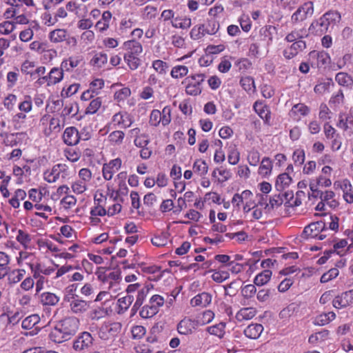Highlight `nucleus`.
Returning <instances> with one entry per match:
<instances>
[{"label":"nucleus","instance_id":"obj_6","mask_svg":"<svg viewBox=\"0 0 353 353\" xmlns=\"http://www.w3.org/2000/svg\"><path fill=\"white\" fill-rule=\"evenodd\" d=\"M310 189L311 193H308L309 197L319 198L321 201L327 203L330 208H334L337 205V202L334 199V193L330 190L323 192L322 190L318 189L316 185L314 183H310Z\"/></svg>","mask_w":353,"mask_h":353},{"label":"nucleus","instance_id":"obj_34","mask_svg":"<svg viewBox=\"0 0 353 353\" xmlns=\"http://www.w3.org/2000/svg\"><path fill=\"white\" fill-rule=\"evenodd\" d=\"M272 275V272L270 270H264L257 274L254 279V283L257 286H263L268 283Z\"/></svg>","mask_w":353,"mask_h":353},{"label":"nucleus","instance_id":"obj_41","mask_svg":"<svg viewBox=\"0 0 353 353\" xmlns=\"http://www.w3.org/2000/svg\"><path fill=\"white\" fill-rule=\"evenodd\" d=\"M336 81L342 86L351 88L353 85V79L345 72H339L335 77Z\"/></svg>","mask_w":353,"mask_h":353},{"label":"nucleus","instance_id":"obj_52","mask_svg":"<svg viewBox=\"0 0 353 353\" xmlns=\"http://www.w3.org/2000/svg\"><path fill=\"white\" fill-rule=\"evenodd\" d=\"M212 279L216 283H222L229 279L230 273L228 270H218L213 271Z\"/></svg>","mask_w":353,"mask_h":353},{"label":"nucleus","instance_id":"obj_21","mask_svg":"<svg viewBox=\"0 0 353 353\" xmlns=\"http://www.w3.org/2000/svg\"><path fill=\"white\" fill-rule=\"evenodd\" d=\"M34 255L33 253L28 252L27 250L23 249L19 252L18 256L16 257V262L18 265L22 266L26 264L30 267H34L36 263H34Z\"/></svg>","mask_w":353,"mask_h":353},{"label":"nucleus","instance_id":"obj_11","mask_svg":"<svg viewBox=\"0 0 353 353\" xmlns=\"http://www.w3.org/2000/svg\"><path fill=\"white\" fill-rule=\"evenodd\" d=\"M314 12L313 3L308 1L299 7L292 14L291 19L294 23L305 20L307 16H311Z\"/></svg>","mask_w":353,"mask_h":353},{"label":"nucleus","instance_id":"obj_23","mask_svg":"<svg viewBox=\"0 0 353 353\" xmlns=\"http://www.w3.org/2000/svg\"><path fill=\"white\" fill-rule=\"evenodd\" d=\"M58 267V265L46 266L40 263H36L35 266H31V272L33 274L34 278H38L41 274L46 276L51 275L55 272L56 268Z\"/></svg>","mask_w":353,"mask_h":353},{"label":"nucleus","instance_id":"obj_53","mask_svg":"<svg viewBox=\"0 0 353 353\" xmlns=\"http://www.w3.org/2000/svg\"><path fill=\"white\" fill-rule=\"evenodd\" d=\"M91 63L94 65L101 68L108 63V56L103 52L97 53L91 59Z\"/></svg>","mask_w":353,"mask_h":353},{"label":"nucleus","instance_id":"obj_62","mask_svg":"<svg viewBox=\"0 0 353 353\" xmlns=\"http://www.w3.org/2000/svg\"><path fill=\"white\" fill-rule=\"evenodd\" d=\"M219 28V22L214 19H212L208 21L207 24L205 25V32L206 34L212 35L218 31Z\"/></svg>","mask_w":353,"mask_h":353},{"label":"nucleus","instance_id":"obj_42","mask_svg":"<svg viewBox=\"0 0 353 353\" xmlns=\"http://www.w3.org/2000/svg\"><path fill=\"white\" fill-rule=\"evenodd\" d=\"M39 321L40 317L38 314H31L23 320L21 327L24 330H30L39 323Z\"/></svg>","mask_w":353,"mask_h":353},{"label":"nucleus","instance_id":"obj_43","mask_svg":"<svg viewBox=\"0 0 353 353\" xmlns=\"http://www.w3.org/2000/svg\"><path fill=\"white\" fill-rule=\"evenodd\" d=\"M78 112V104L74 102L66 103L61 113V116L65 119L67 117L75 116Z\"/></svg>","mask_w":353,"mask_h":353},{"label":"nucleus","instance_id":"obj_36","mask_svg":"<svg viewBox=\"0 0 353 353\" xmlns=\"http://www.w3.org/2000/svg\"><path fill=\"white\" fill-rule=\"evenodd\" d=\"M337 126L345 131L350 130L353 132V116L349 114L344 118L343 114H339Z\"/></svg>","mask_w":353,"mask_h":353},{"label":"nucleus","instance_id":"obj_47","mask_svg":"<svg viewBox=\"0 0 353 353\" xmlns=\"http://www.w3.org/2000/svg\"><path fill=\"white\" fill-rule=\"evenodd\" d=\"M344 102V94L341 90L332 94L331 97L329 104L332 108H337Z\"/></svg>","mask_w":353,"mask_h":353},{"label":"nucleus","instance_id":"obj_12","mask_svg":"<svg viewBox=\"0 0 353 353\" xmlns=\"http://www.w3.org/2000/svg\"><path fill=\"white\" fill-rule=\"evenodd\" d=\"M197 327L198 326L194 319L185 317L179 322L176 329L179 334L188 336L193 334Z\"/></svg>","mask_w":353,"mask_h":353},{"label":"nucleus","instance_id":"obj_55","mask_svg":"<svg viewBox=\"0 0 353 353\" xmlns=\"http://www.w3.org/2000/svg\"><path fill=\"white\" fill-rule=\"evenodd\" d=\"M133 301V297L131 296H125L120 298L118 300V306L119 308V312H124L130 306Z\"/></svg>","mask_w":353,"mask_h":353},{"label":"nucleus","instance_id":"obj_59","mask_svg":"<svg viewBox=\"0 0 353 353\" xmlns=\"http://www.w3.org/2000/svg\"><path fill=\"white\" fill-rule=\"evenodd\" d=\"M152 68L159 74H165L168 68L167 63L162 60L157 59L152 62Z\"/></svg>","mask_w":353,"mask_h":353},{"label":"nucleus","instance_id":"obj_3","mask_svg":"<svg viewBox=\"0 0 353 353\" xmlns=\"http://www.w3.org/2000/svg\"><path fill=\"white\" fill-rule=\"evenodd\" d=\"M341 19V15L338 12L329 11L314 21L310 26L309 30L316 35L321 36L325 34L332 24H335Z\"/></svg>","mask_w":353,"mask_h":353},{"label":"nucleus","instance_id":"obj_64","mask_svg":"<svg viewBox=\"0 0 353 353\" xmlns=\"http://www.w3.org/2000/svg\"><path fill=\"white\" fill-rule=\"evenodd\" d=\"M339 273V271L337 268H332L321 276L320 281L321 283H327L336 278Z\"/></svg>","mask_w":353,"mask_h":353},{"label":"nucleus","instance_id":"obj_16","mask_svg":"<svg viewBox=\"0 0 353 353\" xmlns=\"http://www.w3.org/2000/svg\"><path fill=\"white\" fill-rule=\"evenodd\" d=\"M335 308L340 309L346 307L353 303V289L342 293L334 298L332 301Z\"/></svg>","mask_w":353,"mask_h":353},{"label":"nucleus","instance_id":"obj_4","mask_svg":"<svg viewBox=\"0 0 353 353\" xmlns=\"http://www.w3.org/2000/svg\"><path fill=\"white\" fill-rule=\"evenodd\" d=\"M256 198V200H258V205L263 208L267 213H272L274 212L280 213L283 205L285 208V193L274 194L268 199L267 196L262 194H257Z\"/></svg>","mask_w":353,"mask_h":353},{"label":"nucleus","instance_id":"obj_24","mask_svg":"<svg viewBox=\"0 0 353 353\" xmlns=\"http://www.w3.org/2000/svg\"><path fill=\"white\" fill-rule=\"evenodd\" d=\"M26 271L22 268L11 270L8 268L7 281L10 285H15L20 282L25 276Z\"/></svg>","mask_w":353,"mask_h":353},{"label":"nucleus","instance_id":"obj_60","mask_svg":"<svg viewBox=\"0 0 353 353\" xmlns=\"http://www.w3.org/2000/svg\"><path fill=\"white\" fill-rule=\"evenodd\" d=\"M193 171L196 174L204 175L208 171V166L204 161L198 160L194 163Z\"/></svg>","mask_w":353,"mask_h":353},{"label":"nucleus","instance_id":"obj_8","mask_svg":"<svg viewBox=\"0 0 353 353\" xmlns=\"http://www.w3.org/2000/svg\"><path fill=\"white\" fill-rule=\"evenodd\" d=\"M94 339L88 332L81 333L73 341L72 347L75 352L84 353L93 345Z\"/></svg>","mask_w":353,"mask_h":353},{"label":"nucleus","instance_id":"obj_31","mask_svg":"<svg viewBox=\"0 0 353 353\" xmlns=\"http://www.w3.org/2000/svg\"><path fill=\"white\" fill-rule=\"evenodd\" d=\"M63 70L61 67L53 68L51 69L48 76V86L55 85L59 83L63 77Z\"/></svg>","mask_w":353,"mask_h":353},{"label":"nucleus","instance_id":"obj_17","mask_svg":"<svg viewBox=\"0 0 353 353\" xmlns=\"http://www.w3.org/2000/svg\"><path fill=\"white\" fill-rule=\"evenodd\" d=\"M119 188L117 190L113 189H110V187L108 188V194L110 195L109 201H111L112 199V201H124V196H126L128 192V188L125 182H119Z\"/></svg>","mask_w":353,"mask_h":353},{"label":"nucleus","instance_id":"obj_49","mask_svg":"<svg viewBox=\"0 0 353 353\" xmlns=\"http://www.w3.org/2000/svg\"><path fill=\"white\" fill-rule=\"evenodd\" d=\"M188 73V68L185 65H176L172 68L170 75L174 79H180L186 76Z\"/></svg>","mask_w":353,"mask_h":353},{"label":"nucleus","instance_id":"obj_63","mask_svg":"<svg viewBox=\"0 0 353 353\" xmlns=\"http://www.w3.org/2000/svg\"><path fill=\"white\" fill-rule=\"evenodd\" d=\"M131 94V90L129 88L125 87L119 90H117L114 93V99L117 100L118 101H124L128 97H130Z\"/></svg>","mask_w":353,"mask_h":353},{"label":"nucleus","instance_id":"obj_20","mask_svg":"<svg viewBox=\"0 0 353 353\" xmlns=\"http://www.w3.org/2000/svg\"><path fill=\"white\" fill-rule=\"evenodd\" d=\"M112 122L120 128H128L133 123L131 116L125 112H119L112 117Z\"/></svg>","mask_w":353,"mask_h":353},{"label":"nucleus","instance_id":"obj_39","mask_svg":"<svg viewBox=\"0 0 353 353\" xmlns=\"http://www.w3.org/2000/svg\"><path fill=\"white\" fill-rule=\"evenodd\" d=\"M81 61V59L79 57H71L68 59L63 60L61 63V66L62 70L69 72L77 67Z\"/></svg>","mask_w":353,"mask_h":353},{"label":"nucleus","instance_id":"obj_32","mask_svg":"<svg viewBox=\"0 0 353 353\" xmlns=\"http://www.w3.org/2000/svg\"><path fill=\"white\" fill-rule=\"evenodd\" d=\"M253 108L258 115L268 123L270 119V111L268 107L261 102L256 101L253 105Z\"/></svg>","mask_w":353,"mask_h":353},{"label":"nucleus","instance_id":"obj_33","mask_svg":"<svg viewBox=\"0 0 353 353\" xmlns=\"http://www.w3.org/2000/svg\"><path fill=\"white\" fill-rule=\"evenodd\" d=\"M225 323L221 322L219 323L209 326L206 328V331L210 334L218 337L219 339L223 338L225 334Z\"/></svg>","mask_w":353,"mask_h":353},{"label":"nucleus","instance_id":"obj_38","mask_svg":"<svg viewBox=\"0 0 353 353\" xmlns=\"http://www.w3.org/2000/svg\"><path fill=\"white\" fill-rule=\"evenodd\" d=\"M307 36V30L304 28L295 29L287 34L285 40L288 42H294L302 40L303 38Z\"/></svg>","mask_w":353,"mask_h":353},{"label":"nucleus","instance_id":"obj_7","mask_svg":"<svg viewBox=\"0 0 353 353\" xmlns=\"http://www.w3.org/2000/svg\"><path fill=\"white\" fill-rule=\"evenodd\" d=\"M110 201H108L107 197L101 192H97L94 196V206L90 209L91 217L97 219V216H104L106 215L107 204ZM97 220H99L97 219Z\"/></svg>","mask_w":353,"mask_h":353},{"label":"nucleus","instance_id":"obj_15","mask_svg":"<svg viewBox=\"0 0 353 353\" xmlns=\"http://www.w3.org/2000/svg\"><path fill=\"white\" fill-rule=\"evenodd\" d=\"M121 323L119 322L104 324L101 328V338L107 339L113 337L121 332Z\"/></svg>","mask_w":353,"mask_h":353},{"label":"nucleus","instance_id":"obj_58","mask_svg":"<svg viewBox=\"0 0 353 353\" xmlns=\"http://www.w3.org/2000/svg\"><path fill=\"white\" fill-rule=\"evenodd\" d=\"M101 99L97 97L92 100L85 110L86 114H93L96 113L101 106Z\"/></svg>","mask_w":353,"mask_h":353},{"label":"nucleus","instance_id":"obj_18","mask_svg":"<svg viewBox=\"0 0 353 353\" xmlns=\"http://www.w3.org/2000/svg\"><path fill=\"white\" fill-rule=\"evenodd\" d=\"M212 296L209 292H203L194 296L190 300L192 307H205L212 302Z\"/></svg>","mask_w":353,"mask_h":353},{"label":"nucleus","instance_id":"obj_48","mask_svg":"<svg viewBox=\"0 0 353 353\" xmlns=\"http://www.w3.org/2000/svg\"><path fill=\"white\" fill-rule=\"evenodd\" d=\"M206 33L205 32V25L201 24L195 26L192 28L190 32L191 39L198 40L203 37Z\"/></svg>","mask_w":353,"mask_h":353},{"label":"nucleus","instance_id":"obj_51","mask_svg":"<svg viewBox=\"0 0 353 353\" xmlns=\"http://www.w3.org/2000/svg\"><path fill=\"white\" fill-rule=\"evenodd\" d=\"M77 199L73 195H65L60 201V205L64 210H69L75 206Z\"/></svg>","mask_w":353,"mask_h":353},{"label":"nucleus","instance_id":"obj_14","mask_svg":"<svg viewBox=\"0 0 353 353\" xmlns=\"http://www.w3.org/2000/svg\"><path fill=\"white\" fill-rule=\"evenodd\" d=\"M334 186L335 189H341L343 191V199L347 203H353V187L347 179L335 181Z\"/></svg>","mask_w":353,"mask_h":353},{"label":"nucleus","instance_id":"obj_35","mask_svg":"<svg viewBox=\"0 0 353 353\" xmlns=\"http://www.w3.org/2000/svg\"><path fill=\"white\" fill-rule=\"evenodd\" d=\"M336 318V314L333 312L323 313L318 315L314 320V324L316 325L323 326L328 324L330 321Z\"/></svg>","mask_w":353,"mask_h":353},{"label":"nucleus","instance_id":"obj_13","mask_svg":"<svg viewBox=\"0 0 353 353\" xmlns=\"http://www.w3.org/2000/svg\"><path fill=\"white\" fill-rule=\"evenodd\" d=\"M285 208H296L302 204L303 201L305 199V193L302 190H299L294 195L292 192H285Z\"/></svg>","mask_w":353,"mask_h":353},{"label":"nucleus","instance_id":"obj_29","mask_svg":"<svg viewBox=\"0 0 353 353\" xmlns=\"http://www.w3.org/2000/svg\"><path fill=\"white\" fill-rule=\"evenodd\" d=\"M16 240L25 250H30L32 248V238L30 234L27 232L19 230L16 235Z\"/></svg>","mask_w":353,"mask_h":353},{"label":"nucleus","instance_id":"obj_10","mask_svg":"<svg viewBox=\"0 0 353 353\" xmlns=\"http://www.w3.org/2000/svg\"><path fill=\"white\" fill-rule=\"evenodd\" d=\"M68 302L71 312L77 314L85 312L90 307V303L81 299L77 295L68 298Z\"/></svg>","mask_w":353,"mask_h":353},{"label":"nucleus","instance_id":"obj_2","mask_svg":"<svg viewBox=\"0 0 353 353\" xmlns=\"http://www.w3.org/2000/svg\"><path fill=\"white\" fill-rule=\"evenodd\" d=\"M103 290H106L114 296L121 290V275L119 270L99 272L97 274Z\"/></svg>","mask_w":353,"mask_h":353},{"label":"nucleus","instance_id":"obj_22","mask_svg":"<svg viewBox=\"0 0 353 353\" xmlns=\"http://www.w3.org/2000/svg\"><path fill=\"white\" fill-rule=\"evenodd\" d=\"M63 139L65 144L74 145L79 143V132L74 127L67 128L63 134Z\"/></svg>","mask_w":353,"mask_h":353},{"label":"nucleus","instance_id":"obj_40","mask_svg":"<svg viewBox=\"0 0 353 353\" xmlns=\"http://www.w3.org/2000/svg\"><path fill=\"white\" fill-rule=\"evenodd\" d=\"M214 317V314L211 310H205L201 315L198 316L194 321L196 322L197 326H202L210 323Z\"/></svg>","mask_w":353,"mask_h":353},{"label":"nucleus","instance_id":"obj_30","mask_svg":"<svg viewBox=\"0 0 353 353\" xmlns=\"http://www.w3.org/2000/svg\"><path fill=\"white\" fill-rule=\"evenodd\" d=\"M256 314V310L254 307H243L236 314L235 318L239 321H248L252 319Z\"/></svg>","mask_w":353,"mask_h":353},{"label":"nucleus","instance_id":"obj_28","mask_svg":"<svg viewBox=\"0 0 353 353\" xmlns=\"http://www.w3.org/2000/svg\"><path fill=\"white\" fill-rule=\"evenodd\" d=\"M121 165V161L119 159H115L111 160L108 163L103 165V176L109 174L110 176H112L119 170Z\"/></svg>","mask_w":353,"mask_h":353},{"label":"nucleus","instance_id":"obj_9","mask_svg":"<svg viewBox=\"0 0 353 353\" xmlns=\"http://www.w3.org/2000/svg\"><path fill=\"white\" fill-rule=\"evenodd\" d=\"M309 59L312 67L325 68L330 63V57L325 51H312L309 54Z\"/></svg>","mask_w":353,"mask_h":353},{"label":"nucleus","instance_id":"obj_19","mask_svg":"<svg viewBox=\"0 0 353 353\" xmlns=\"http://www.w3.org/2000/svg\"><path fill=\"white\" fill-rule=\"evenodd\" d=\"M125 51L124 54L139 56L143 52V46L139 41L134 39L125 41L123 45Z\"/></svg>","mask_w":353,"mask_h":353},{"label":"nucleus","instance_id":"obj_44","mask_svg":"<svg viewBox=\"0 0 353 353\" xmlns=\"http://www.w3.org/2000/svg\"><path fill=\"white\" fill-rule=\"evenodd\" d=\"M123 59L125 63L131 70H137L141 64L139 56L123 54Z\"/></svg>","mask_w":353,"mask_h":353},{"label":"nucleus","instance_id":"obj_5","mask_svg":"<svg viewBox=\"0 0 353 353\" xmlns=\"http://www.w3.org/2000/svg\"><path fill=\"white\" fill-rule=\"evenodd\" d=\"M327 229L325 228V223L323 221L313 222L304 228L303 234L306 238L323 240L326 238Z\"/></svg>","mask_w":353,"mask_h":353},{"label":"nucleus","instance_id":"obj_46","mask_svg":"<svg viewBox=\"0 0 353 353\" xmlns=\"http://www.w3.org/2000/svg\"><path fill=\"white\" fill-rule=\"evenodd\" d=\"M149 291L150 287L148 285H145L139 290L137 299L133 306V308L139 307L143 304L145 297L149 293Z\"/></svg>","mask_w":353,"mask_h":353},{"label":"nucleus","instance_id":"obj_50","mask_svg":"<svg viewBox=\"0 0 353 353\" xmlns=\"http://www.w3.org/2000/svg\"><path fill=\"white\" fill-rule=\"evenodd\" d=\"M272 163L269 158H264L259 169V173L261 175L266 176L271 174Z\"/></svg>","mask_w":353,"mask_h":353},{"label":"nucleus","instance_id":"obj_54","mask_svg":"<svg viewBox=\"0 0 353 353\" xmlns=\"http://www.w3.org/2000/svg\"><path fill=\"white\" fill-rule=\"evenodd\" d=\"M240 84L242 88L247 92L254 91L255 85L254 79L251 77H244L240 80Z\"/></svg>","mask_w":353,"mask_h":353},{"label":"nucleus","instance_id":"obj_1","mask_svg":"<svg viewBox=\"0 0 353 353\" xmlns=\"http://www.w3.org/2000/svg\"><path fill=\"white\" fill-rule=\"evenodd\" d=\"M79 320L74 316L66 317L57 323L50 334V339L60 343L69 339L79 329Z\"/></svg>","mask_w":353,"mask_h":353},{"label":"nucleus","instance_id":"obj_26","mask_svg":"<svg viewBox=\"0 0 353 353\" xmlns=\"http://www.w3.org/2000/svg\"><path fill=\"white\" fill-rule=\"evenodd\" d=\"M310 112V108L303 103H298L292 108L290 116L294 120H299L300 116H306Z\"/></svg>","mask_w":353,"mask_h":353},{"label":"nucleus","instance_id":"obj_27","mask_svg":"<svg viewBox=\"0 0 353 353\" xmlns=\"http://www.w3.org/2000/svg\"><path fill=\"white\" fill-rule=\"evenodd\" d=\"M59 301V296L54 293L45 292L40 295V302L43 305L54 306Z\"/></svg>","mask_w":353,"mask_h":353},{"label":"nucleus","instance_id":"obj_57","mask_svg":"<svg viewBox=\"0 0 353 353\" xmlns=\"http://www.w3.org/2000/svg\"><path fill=\"white\" fill-rule=\"evenodd\" d=\"M157 310L154 307L151 306L149 303L143 306L139 312V315L143 319H148L154 316L157 313Z\"/></svg>","mask_w":353,"mask_h":353},{"label":"nucleus","instance_id":"obj_56","mask_svg":"<svg viewBox=\"0 0 353 353\" xmlns=\"http://www.w3.org/2000/svg\"><path fill=\"white\" fill-rule=\"evenodd\" d=\"M202 88L199 83L189 82L185 88V92L188 94L196 96L201 94Z\"/></svg>","mask_w":353,"mask_h":353},{"label":"nucleus","instance_id":"obj_37","mask_svg":"<svg viewBox=\"0 0 353 353\" xmlns=\"http://www.w3.org/2000/svg\"><path fill=\"white\" fill-rule=\"evenodd\" d=\"M67 31L65 29H56L49 33L48 38L52 43H58L65 40Z\"/></svg>","mask_w":353,"mask_h":353},{"label":"nucleus","instance_id":"obj_25","mask_svg":"<svg viewBox=\"0 0 353 353\" xmlns=\"http://www.w3.org/2000/svg\"><path fill=\"white\" fill-rule=\"evenodd\" d=\"M263 331V327L259 323H252L244 330V334L251 339H258Z\"/></svg>","mask_w":353,"mask_h":353},{"label":"nucleus","instance_id":"obj_45","mask_svg":"<svg viewBox=\"0 0 353 353\" xmlns=\"http://www.w3.org/2000/svg\"><path fill=\"white\" fill-rule=\"evenodd\" d=\"M172 27L175 28H181V29H188L192 25V21L190 18L184 17H176L174 21L171 22Z\"/></svg>","mask_w":353,"mask_h":353},{"label":"nucleus","instance_id":"obj_61","mask_svg":"<svg viewBox=\"0 0 353 353\" xmlns=\"http://www.w3.org/2000/svg\"><path fill=\"white\" fill-rule=\"evenodd\" d=\"M256 292V288L254 285L248 284L243 286L241 289L242 296L247 299L252 298Z\"/></svg>","mask_w":353,"mask_h":353}]
</instances>
